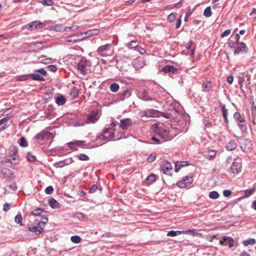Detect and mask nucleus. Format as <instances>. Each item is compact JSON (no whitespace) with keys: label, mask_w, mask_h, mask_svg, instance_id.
<instances>
[{"label":"nucleus","mask_w":256,"mask_h":256,"mask_svg":"<svg viewBox=\"0 0 256 256\" xmlns=\"http://www.w3.org/2000/svg\"><path fill=\"white\" fill-rule=\"evenodd\" d=\"M182 132V130L170 124H158L156 126V133L162 140V142L170 140Z\"/></svg>","instance_id":"nucleus-1"},{"label":"nucleus","mask_w":256,"mask_h":256,"mask_svg":"<svg viewBox=\"0 0 256 256\" xmlns=\"http://www.w3.org/2000/svg\"><path fill=\"white\" fill-rule=\"evenodd\" d=\"M113 131L114 130L110 128H104L102 134L97 136L96 140H106L109 141L112 140H114V132Z\"/></svg>","instance_id":"nucleus-2"},{"label":"nucleus","mask_w":256,"mask_h":256,"mask_svg":"<svg viewBox=\"0 0 256 256\" xmlns=\"http://www.w3.org/2000/svg\"><path fill=\"white\" fill-rule=\"evenodd\" d=\"M242 170V160L240 158H235L232 162L231 167L228 170L230 174L234 176L238 174L241 172Z\"/></svg>","instance_id":"nucleus-3"},{"label":"nucleus","mask_w":256,"mask_h":256,"mask_svg":"<svg viewBox=\"0 0 256 256\" xmlns=\"http://www.w3.org/2000/svg\"><path fill=\"white\" fill-rule=\"evenodd\" d=\"M34 72L36 74H30V77L34 80L44 81V80L42 76H46L47 72L44 68L35 70Z\"/></svg>","instance_id":"nucleus-4"},{"label":"nucleus","mask_w":256,"mask_h":256,"mask_svg":"<svg viewBox=\"0 0 256 256\" xmlns=\"http://www.w3.org/2000/svg\"><path fill=\"white\" fill-rule=\"evenodd\" d=\"M89 62L86 58H82L77 64L78 70L82 74H86L89 66Z\"/></svg>","instance_id":"nucleus-5"},{"label":"nucleus","mask_w":256,"mask_h":256,"mask_svg":"<svg viewBox=\"0 0 256 256\" xmlns=\"http://www.w3.org/2000/svg\"><path fill=\"white\" fill-rule=\"evenodd\" d=\"M10 150L11 152L10 153V156L9 157V158L8 160L13 164H18L20 160L18 154V150L15 147H12L10 148Z\"/></svg>","instance_id":"nucleus-6"},{"label":"nucleus","mask_w":256,"mask_h":256,"mask_svg":"<svg viewBox=\"0 0 256 256\" xmlns=\"http://www.w3.org/2000/svg\"><path fill=\"white\" fill-rule=\"evenodd\" d=\"M54 134L50 132L42 131L36 136V138L40 140L45 141L53 138Z\"/></svg>","instance_id":"nucleus-7"},{"label":"nucleus","mask_w":256,"mask_h":256,"mask_svg":"<svg viewBox=\"0 0 256 256\" xmlns=\"http://www.w3.org/2000/svg\"><path fill=\"white\" fill-rule=\"evenodd\" d=\"M46 26L44 22H42L38 21L32 22L28 24L26 27L28 30L33 31L42 28Z\"/></svg>","instance_id":"nucleus-8"},{"label":"nucleus","mask_w":256,"mask_h":256,"mask_svg":"<svg viewBox=\"0 0 256 256\" xmlns=\"http://www.w3.org/2000/svg\"><path fill=\"white\" fill-rule=\"evenodd\" d=\"M193 182V178L192 176H186L184 177L181 180L178 181L176 185L180 188H184L190 185Z\"/></svg>","instance_id":"nucleus-9"},{"label":"nucleus","mask_w":256,"mask_h":256,"mask_svg":"<svg viewBox=\"0 0 256 256\" xmlns=\"http://www.w3.org/2000/svg\"><path fill=\"white\" fill-rule=\"evenodd\" d=\"M98 110H95L90 112L88 115L86 122L87 124L94 123L98 120Z\"/></svg>","instance_id":"nucleus-10"},{"label":"nucleus","mask_w":256,"mask_h":256,"mask_svg":"<svg viewBox=\"0 0 256 256\" xmlns=\"http://www.w3.org/2000/svg\"><path fill=\"white\" fill-rule=\"evenodd\" d=\"M234 240L230 236H222L220 241V243L222 245L228 246L230 248H232L234 245Z\"/></svg>","instance_id":"nucleus-11"},{"label":"nucleus","mask_w":256,"mask_h":256,"mask_svg":"<svg viewBox=\"0 0 256 256\" xmlns=\"http://www.w3.org/2000/svg\"><path fill=\"white\" fill-rule=\"evenodd\" d=\"M194 232V230H170L167 233V236H175L180 234H190Z\"/></svg>","instance_id":"nucleus-12"},{"label":"nucleus","mask_w":256,"mask_h":256,"mask_svg":"<svg viewBox=\"0 0 256 256\" xmlns=\"http://www.w3.org/2000/svg\"><path fill=\"white\" fill-rule=\"evenodd\" d=\"M50 30L60 32L62 31L68 32V30H74L75 29L74 26L72 27H64L62 25H56L54 26Z\"/></svg>","instance_id":"nucleus-13"},{"label":"nucleus","mask_w":256,"mask_h":256,"mask_svg":"<svg viewBox=\"0 0 256 256\" xmlns=\"http://www.w3.org/2000/svg\"><path fill=\"white\" fill-rule=\"evenodd\" d=\"M238 44L239 46L236 48L234 51V54H240L245 52L247 51V47L245 44L240 42Z\"/></svg>","instance_id":"nucleus-14"},{"label":"nucleus","mask_w":256,"mask_h":256,"mask_svg":"<svg viewBox=\"0 0 256 256\" xmlns=\"http://www.w3.org/2000/svg\"><path fill=\"white\" fill-rule=\"evenodd\" d=\"M120 126L122 130L127 129L132 124V120L128 118L120 120Z\"/></svg>","instance_id":"nucleus-15"},{"label":"nucleus","mask_w":256,"mask_h":256,"mask_svg":"<svg viewBox=\"0 0 256 256\" xmlns=\"http://www.w3.org/2000/svg\"><path fill=\"white\" fill-rule=\"evenodd\" d=\"M138 97L145 101L152 100L154 98L148 95V92L146 90H143L138 93Z\"/></svg>","instance_id":"nucleus-16"},{"label":"nucleus","mask_w":256,"mask_h":256,"mask_svg":"<svg viewBox=\"0 0 256 256\" xmlns=\"http://www.w3.org/2000/svg\"><path fill=\"white\" fill-rule=\"evenodd\" d=\"M72 162L71 158L66 159L54 163V166L56 168H62L66 165L70 164Z\"/></svg>","instance_id":"nucleus-17"},{"label":"nucleus","mask_w":256,"mask_h":256,"mask_svg":"<svg viewBox=\"0 0 256 256\" xmlns=\"http://www.w3.org/2000/svg\"><path fill=\"white\" fill-rule=\"evenodd\" d=\"M162 168L164 173L168 174L172 169V166L170 162L166 161L162 165Z\"/></svg>","instance_id":"nucleus-18"},{"label":"nucleus","mask_w":256,"mask_h":256,"mask_svg":"<svg viewBox=\"0 0 256 256\" xmlns=\"http://www.w3.org/2000/svg\"><path fill=\"white\" fill-rule=\"evenodd\" d=\"M110 45L106 44L98 47L97 49L98 54L101 56H104L105 55L103 54V52L106 51L110 48Z\"/></svg>","instance_id":"nucleus-19"},{"label":"nucleus","mask_w":256,"mask_h":256,"mask_svg":"<svg viewBox=\"0 0 256 256\" xmlns=\"http://www.w3.org/2000/svg\"><path fill=\"white\" fill-rule=\"evenodd\" d=\"M251 146V142L249 140H246L244 143L241 144L240 148L243 152H246L250 150Z\"/></svg>","instance_id":"nucleus-20"},{"label":"nucleus","mask_w":256,"mask_h":256,"mask_svg":"<svg viewBox=\"0 0 256 256\" xmlns=\"http://www.w3.org/2000/svg\"><path fill=\"white\" fill-rule=\"evenodd\" d=\"M83 141L76 140L75 142H70L68 144L69 148L72 150H76L77 149V147L82 146Z\"/></svg>","instance_id":"nucleus-21"},{"label":"nucleus","mask_w":256,"mask_h":256,"mask_svg":"<svg viewBox=\"0 0 256 256\" xmlns=\"http://www.w3.org/2000/svg\"><path fill=\"white\" fill-rule=\"evenodd\" d=\"M237 147V144L234 140L230 141L226 145V148L228 150L231 151L235 150Z\"/></svg>","instance_id":"nucleus-22"},{"label":"nucleus","mask_w":256,"mask_h":256,"mask_svg":"<svg viewBox=\"0 0 256 256\" xmlns=\"http://www.w3.org/2000/svg\"><path fill=\"white\" fill-rule=\"evenodd\" d=\"M43 230V228L39 226L38 224L36 226H32L29 228V230L31 232L35 233L36 234H39Z\"/></svg>","instance_id":"nucleus-23"},{"label":"nucleus","mask_w":256,"mask_h":256,"mask_svg":"<svg viewBox=\"0 0 256 256\" xmlns=\"http://www.w3.org/2000/svg\"><path fill=\"white\" fill-rule=\"evenodd\" d=\"M65 40L66 42H76L78 40H80L81 38H79L78 36L76 34H74L72 36H67L65 38Z\"/></svg>","instance_id":"nucleus-24"},{"label":"nucleus","mask_w":256,"mask_h":256,"mask_svg":"<svg viewBox=\"0 0 256 256\" xmlns=\"http://www.w3.org/2000/svg\"><path fill=\"white\" fill-rule=\"evenodd\" d=\"M48 204L52 208H60V204L54 198H50L48 200Z\"/></svg>","instance_id":"nucleus-25"},{"label":"nucleus","mask_w":256,"mask_h":256,"mask_svg":"<svg viewBox=\"0 0 256 256\" xmlns=\"http://www.w3.org/2000/svg\"><path fill=\"white\" fill-rule=\"evenodd\" d=\"M234 117V120L237 122V124L246 122L244 118L241 116L239 112H236Z\"/></svg>","instance_id":"nucleus-26"},{"label":"nucleus","mask_w":256,"mask_h":256,"mask_svg":"<svg viewBox=\"0 0 256 256\" xmlns=\"http://www.w3.org/2000/svg\"><path fill=\"white\" fill-rule=\"evenodd\" d=\"M42 63L48 64L52 62V60L51 58H46L45 56H42L38 58Z\"/></svg>","instance_id":"nucleus-27"},{"label":"nucleus","mask_w":256,"mask_h":256,"mask_svg":"<svg viewBox=\"0 0 256 256\" xmlns=\"http://www.w3.org/2000/svg\"><path fill=\"white\" fill-rule=\"evenodd\" d=\"M56 102L58 106H62L66 102V98L62 95L58 96L56 98Z\"/></svg>","instance_id":"nucleus-28"},{"label":"nucleus","mask_w":256,"mask_h":256,"mask_svg":"<svg viewBox=\"0 0 256 256\" xmlns=\"http://www.w3.org/2000/svg\"><path fill=\"white\" fill-rule=\"evenodd\" d=\"M220 106L222 108V116L224 117L225 122H228V110L226 108V106H225V105L224 104H220Z\"/></svg>","instance_id":"nucleus-29"},{"label":"nucleus","mask_w":256,"mask_h":256,"mask_svg":"<svg viewBox=\"0 0 256 256\" xmlns=\"http://www.w3.org/2000/svg\"><path fill=\"white\" fill-rule=\"evenodd\" d=\"M162 71L164 72H172L174 73L176 71V68L173 66L167 65L162 68Z\"/></svg>","instance_id":"nucleus-30"},{"label":"nucleus","mask_w":256,"mask_h":256,"mask_svg":"<svg viewBox=\"0 0 256 256\" xmlns=\"http://www.w3.org/2000/svg\"><path fill=\"white\" fill-rule=\"evenodd\" d=\"M7 121V118H4L0 120V131L5 130L8 127Z\"/></svg>","instance_id":"nucleus-31"},{"label":"nucleus","mask_w":256,"mask_h":256,"mask_svg":"<svg viewBox=\"0 0 256 256\" xmlns=\"http://www.w3.org/2000/svg\"><path fill=\"white\" fill-rule=\"evenodd\" d=\"M138 44L137 40H132L130 42L126 44V46L129 48H136Z\"/></svg>","instance_id":"nucleus-32"},{"label":"nucleus","mask_w":256,"mask_h":256,"mask_svg":"<svg viewBox=\"0 0 256 256\" xmlns=\"http://www.w3.org/2000/svg\"><path fill=\"white\" fill-rule=\"evenodd\" d=\"M256 243V240L254 238H250L246 240H244L242 242V244L244 246H248V245H253Z\"/></svg>","instance_id":"nucleus-33"},{"label":"nucleus","mask_w":256,"mask_h":256,"mask_svg":"<svg viewBox=\"0 0 256 256\" xmlns=\"http://www.w3.org/2000/svg\"><path fill=\"white\" fill-rule=\"evenodd\" d=\"M204 16L206 18L210 17L212 16V12L211 11V8L210 6L206 7L204 11Z\"/></svg>","instance_id":"nucleus-34"},{"label":"nucleus","mask_w":256,"mask_h":256,"mask_svg":"<svg viewBox=\"0 0 256 256\" xmlns=\"http://www.w3.org/2000/svg\"><path fill=\"white\" fill-rule=\"evenodd\" d=\"M216 153L215 150H210L208 152L207 154H205V157L209 159L213 158Z\"/></svg>","instance_id":"nucleus-35"},{"label":"nucleus","mask_w":256,"mask_h":256,"mask_svg":"<svg viewBox=\"0 0 256 256\" xmlns=\"http://www.w3.org/2000/svg\"><path fill=\"white\" fill-rule=\"evenodd\" d=\"M70 240L74 243L78 244L80 242L82 239L80 236L75 235L70 238Z\"/></svg>","instance_id":"nucleus-36"},{"label":"nucleus","mask_w":256,"mask_h":256,"mask_svg":"<svg viewBox=\"0 0 256 256\" xmlns=\"http://www.w3.org/2000/svg\"><path fill=\"white\" fill-rule=\"evenodd\" d=\"M15 222L19 224L20 226H22V216L21 214H17L14 218Z\"/></svg>","instance_id":"nucleus-37"},{"label":"nucleus","mask_w":256,"mask_h":256,"mask_svg":"<svg viewBox=\"0 0 256 256\" xmlns=\"http://www.w3.org/2000/svg\"><path fill=\"white\" fill-rule=\"evenodd\" d=\"M238 126L242 132H246L247 131V126L245 122L238 124Z\"/></svg>","instance_id":"nucleus-38"},{"label":"nucleus","mask_w":256,"mask_h":256,"mask_svg":"<svg viewBox=\"0 0 256 256\" xmlns=\"http://www.w3.org/2000/svg\"><path fill=\"white\" fill-rule=\"evenodd\" d=\"M119 85L116 83L112 84L110 87V89L113 92H117L119 89Z\"/></svg>","instance_id":"nucleus-39"},{"label":"nucleus","mask_w":256,"mask_h":256,"mask_svg":"<svg viewBox=\"0 0 256 256\" xmlns=\"http://www.w3.org/2000/svg\"><path fill=\"white\" fill-rule=\"evenodd\" d=\"M220 196L219 194L216 191L211 192L209 194V197L212 199H216Z\"/></svg>","instance_id":"nucleus-40"},{"label":"nucleus","mask_w":256,"mask_h":256,"mask_svg":"<svg viewBox=\"0 0 256 256\" xmlns=\"http://www.w3.org/2000/svg\"><path fill=\"white\" fill-rule=\"evenodd\" d=\"M73 218H76L80 220H82L84 218V215L82 212H76L74 214Z\"/></svg>","instance_id":"nucleus-41"},{"label":"nucleus","mask_w":256,"mask_h":256,"mask_svg":"<svg viewBox=\"0 0 256 256\" xmlns=\"http://www.w3.org/2000/svg\"><path fill=\"white\" fill-rule=\"evenodd\" d=\"M176 13H171L168 16V18H167L169 22H172L176 20Z\"/></svg>","instance_id":"nucleus-42"},{"label":"nucleus","mask_w":256,"mask_h":256,"mask_svg":"<svg viewBox=\"0 0 256 256\" xmlns=\"http://www.w3.org/2000/svg\"><path fill=\"white\" fill-rule=\"evenodd\" d=\"M156 177L154 174H150L146 178V180L148 182V184H150L156 181Z\"/></svg>","instance_id":"nucleus-43"},{"label":"nucleus","mask_w":256,"mask_h":256,"mask_svg":"<svg viewBox=\"0 0 256 256\" xmlns=\"http://www.w3.org/2000/svg\"><path fill=\"white\" fill-rule=\"evenodd\" d=\"M151 139L156 144H160L164 142H162V140L158 136L157 134H156V136L152 137Z\"/></svg>","instance_id":"nucleus-44"},{"label":"nucleus","mask_w":256,"mask_h":256,"mask_svg":"<svg viewBox=\"0 0 256 256\" xmlns=\"http://www.w3.org/2000/svg\"><path fill=\"white\" fill-rule=\"evenodd\" d=\"M20 144L21 146L26 147L28 146L27 141L24 137L20 138Z\"/></svg>","instance_id":"nucleus-45"},{"label":"nucleus","mask_w":256,"mask_h":256,"mask_svg":"<svg viewBox=\"0 0 256 256\" xmlns=\"http://www.w3.org/2000/svg\"><path fill=\"white\" fill-rule=\"evenodd\" d=\"M40 2L44 6H51L54 4V2L52 0H42Z\"/></svg>","instance_id":"nucleus-46"},{"label":"nucleus","mask_w":256,"mask_h":256,"mask_svg":"<svg viewBox=\"0 0 256 256\" xmlns=\"http://www.w3.org/2000/svg\"><path fill=\"white\" fill-rule=\"evenodd\" d=\"M193 42H190L188 44V46H186V48L188 50H191V53H190V55L191 56H194V48H192V45L193 44Z\"/></svg>","instance_id":"nucleus-47"},{"label":"nucleus","mask_w":256,"mask_h":256,"mask_svg":"<svg viewBox=\"0 0 256 256\" xmlns=\"http://www.w3.org/2000/svg\"><path fill=\"white\" fill-rule=\"evenodd\" d=\"M43 212L42 210L40 208H37L32 212V214L35 216H40Z\"/></svg>","instance_id":"nucleus-48"},{"label":"nucleus","mask_w":256,"mask_h":256,"mask_svg":"<svg viewBox=\"0 0 256 256\" xmlns=\"http://www.w3.org/2000/svg\"><path fill=\"white\" fill-rule=\"evenodd\" d=\"M27 158L28 161L34 162L35 161L36 158L34 155L32 154L30 152H28L27 154Z\"/></svg>","instance_id":"nucleus-49"},{"label":"nucleus","mask_w":256,"mask_h":256,"mask_svg":"<svg viewBox=\"0 0 256 256\" xmlns=\"http://www.w3.org/2000/svg\"><path fill=\"white\" fill-rule=\"evenodd\" d=\"M150 113V116H148V117H155L156 116L158 111L153 109H150L147 110Z\"/></svg>","instance_id":"nucleus-50"},{"label":"nucleus","mask_w":256,"mask_h":256,"mask_svg":"<svg viewBox=\"0 0 256 256\" xmlns=\"http://www.w3.org/2000/svg\"><path fill=\"white\" fill-rule=\"evenodd\" d=\"M156 157V154L155 153H152L150 154V156L148 158L147 160L149 162H152L154 160Z\"/></svg>","instance_id":"nucleus-51"},{"label":"nucleus","mask_w":256,"mask_h":256,"mask_svg":"<svg viewBox=\"0 0 256 256\" xmlns=\"http://www.w3.org/2000/svg\"><path fill=\"white\" fill-rule=\"evenodd\" d=\"M254 191H255L254 188L247 190L244 191L245 196L246 197H248V196H251L254 192Z\"/></svg>","instance_id":"nucleus-52"},{"label":"nucleus","mask_w":256,"mask_h":256,"mask_svg":"<svg viewBox=\"0 0 256 256\" xmlns=\"http://www.w3.org/2000/svg\"><path fill=\"white\" fill-rule=\"evenodd\" d=\"M30 77V74L28 75H22L19 76L17 78V80L18 81H24L28 80V78Z\"/></svg>","instance_id":"nucleus-53"},{"label":"nucleus","mask_w":256,"mask_h":256,"mask_svg":"<svg viewBox=\"0 0 256 256\" xmlns=\"http://www.w3.org/2000/svg\"><path fill=\"white\" fill-rule=\"evenodd\" d=\"M78 156L79 160H88L89 159L88 156L85 154H82L78 155Z\"/></svg>","instance_id":"nucleus-54"},{"label":"nucleus","mask_w":256,"mask_h":256,"mask_svg":"<svg viewBox=\"0 0 256 256\" xmlns=\"http://www.w3.org/2000/svg\"><path fill=\"white\" fill-rule=\"evenodd\" d=\"M202 87L204 89L210 90L211 88V84L210 82H207L206 83H203Z\"/></svg>","instance_id":"nucleus-55"},{"label":"nucleus","mask_w":256,"mask_h":256,"mask_svg":"<svg viewBox=\"0 0 256 256\" xmlns=\"http://www.w3.org/2000/svg\"><path fill=\"white\" fill-rule=\"evenodd\" d=\"M53 192L54 188L52 186H48L45 190L46 193L48 194H52Z\"/></svg>","instance_id":"nucleus-56"},{"label":"nucleus","mask_w":256,"mask_h":256,"mask_svg":"<svg viewBox=\"0 0 256 256\" xmlns=\"http://www.w3.org/2000/svg\"><path fill=\"white\" fill-rule=\"evenodd\" d=\"M98 188L96 185L93 184L90 188L89 192L92 194L94 193L97 190Z\"/></svg>","instance_id":"nucleus-57"},{"label":"nucleus","mask_w":256,"mask_h":256,"mask_svg":"<svg viewBox=\"0 0 256 256\" xmlns=\"http://www.w3.org/2000/svg\"><path fill=\"white\" fill-rule=\"evenodd\" d=\"M223 194L225 197H228L232 194V191L230 190H225L223 191Z\"/></svg>","instance_id":"nucleus-58"},{"label":"nucleus","mask_w":256,"mask_h":256,"mask_svg":"<svg viewBox=\"0 0 256 256\" xmlns=\"http://www.w3.org/2000/svg\"><path fill=\"white\" fill-rule=\"evenodd\" d=\"M48 222V218H43V220L40 221V222H38V225L39 226H40V227H42V226H44V224H46Z\"/></svg>","instance_id":"nucleus-59"},{"label":"nucleus","mask_w":256,"mask_h":256,"mask_svg":"<svg viewBox=\"0 0 256 256\" xmlns=\"http://www.w3.org/2000/svg\"><path fill=\"white\" fill-rule=\"evenodd\" d=\"M140 116L141 117H142V116L148 117V116H150V113L148 112L147 110H146V111H140Z\"/></svg>","instance_id":"nucleus-60"},{"label":"nucleus","mask_w":256,"mask_h":256,"mask_svg":"<svg viewBox=\"0 0 256 256\" xmlns=\"http://www.w3.org/2000/svg\"><path fill=\"white\" fill-rule=\"evenodd\" d=\"M48 70L52 72H55L57 70V68L54 65H50L48 67Z\"/></svg>","instance_id":"nucleus-61"},{"label":"nucleus","mask_w":256,"mask_h":256,"mask_svg":"<svg viewBox=\"0 0 256 256\" xmlns=\"http://www.w3.org/2000/svg\"><path fill=\"white\" fill-rule=\"evenodd\" d=\"M10 204L8 203H5L4 205L3 210L4 212H8L10 209Z\"/></svg>","instance_id":"nucleus-62"},{"label":"nucleus","mask_w":256,"mask_h":256,"mask_svg":"<svg viewBox=\"0 0 256 256\" xmlns=\"http://www.w3.org/2000/svg\"><path fill=\"white\" fill-rule=\"evenodd\" d=\"M250 14L254 18H256V8H253L252 12Z\"/></svg>","instance_id":"nucleus-63"},{"label":"nucleus","mask_w":256,"mask_h":256,"mask_svg":"<svg viewBox=\"0 0 256 256\" xmlns=\"http://www.w3.org/2000/svg\"><path fill=\"white\" fill-rule=\"evenodd\" d=\"M251 111L252 115L256 118V106L252 108Z\"/></svg>","instance_id":"nucleus-64"}]
</instances>
